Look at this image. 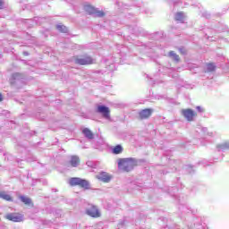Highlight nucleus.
I'll return each instance as SVG.
<instances>
[{
	"label": "nucleus",
	"instance_id": "nucleus-1",
	"mask_svg": "<svg viewBox=\"0 0 229 229\" xmlns=\"http://www.w3.org/2000/svg\"><path fill=\"white\" fill-rule=\"evenodd\" d=\"M137 165V160L133 157L120 158L118 159V169L124 173H130L133 171V167Z\"/></svg>",
	"mask_w": 229,
	"mask_h": 229
},
{
	"label": "nucleus",
	"instance_id": "nucleus-2",
	"mask_svg": "<svg viewBox=\"0 0 229 229\" xmlns=\"http://www.w3.org/2000/svg\"><path fill=\"white\" fill-rule=\"evenodd\" d=\"M69 184L72 187H81V189H84V191H89L90 189V182L87 181V179H81L80 177H72L69 180Z\"/></svg>",
	"mask_w": 229,
	"mask_h": 229
},
{
	"label": "nucleus",
	"instance_id": "nucleus-3",
	"mask_svg": "<svg viewBox=\"0 0 229 229\" xmlns=\"http://www.w3.org/2000/svg\"><path fill=\"white\" fill-rule=\"evenodd\" d=\"M84 10L85 12H87V13H89V15H94L95 17L105 16V13L103 11L98 10L92 5H85Z\"/></svg>",
	"mask_w": 229,
	"mask_h": 229
},
{
	"label": "nucleus",
	"instance_id": "nucleus-4",
	"mask_svg": "<svg viewBox=\"0 0 229 229\" xmlns=\"http://www.w3.org/2000/svg\"><path fill=\"white\" fill-rule=\"evenodd\" d=\"M74 63L77 64L78 65H90L94 64V59H92V57L89 55H86L83 57L75 58Z\"/></svg>",
	"mask_w": 229,
	"mask_h": 229
},
{
	"label": "nucleus",
	"instance_id": "nucleus-5",
	"mask_svg": "<svg viewBox=\"0 0 229 229\" xmlns=\"http://www.w3.org/2000/svg\"><path fill=\"white\" fill-rule=\"evenodd\" d=\"M181 114L186 121H189L190 123L194 121V118L196 117V112L192 109H182L181 110Z\"/></svg>",
	"mask_w": 229,
	"mask_h": 229
},
{
	"label": "nucleus",
	"instance_id": "nucleus-6",
	"mask_svg": "<svg viewBox=\"0 0 229 229\" xmlns=\"http://www.w3.org/2000/svg\"><path fill=\"white\" fill-rule=\"evenodd\" d=\"M5 219H8V221H13V223H21L23 216L19 213H8L5 215Z\"/></svg>",
	"mask_w": 229,
	"mask_h": 229
},
{
	"label": "nucleus",
	"instance_id": "nucleus-7",
	"mask_svg": "<svg viewBox=\"0 0 229 229\" xmlns=\"http://www.w3.org/2000/svg\"><path fill=\"white\" fill-rule=\"evenodd\" d=\"M86 214L90 216V217H101V212L96 206H91L86 210Z\"/></svg>",
	"mask_w": 229,
	"mask_h": 229
},
{
	"label": "nucleus",
	"instance_id": "nucleus-8",
	"mask_svg": "<svg viewBox=\"0 0 229 229\" xmlns=\"http://www.w3.org/2000/svg\"><path fill=\"white\" fill-rule=\"evenodd\" d=\"M97 112L103 115L104 119H110V109L105 106H98Z\"/></svg>",
	"mask_w": 229,
	"mask_h": 229
},
{
	"label": "nucleus",
	"instance_id": "nucleus-9",
	"mask_svg": "<svg viewBox=\"0 0 229 229\" xmlns=\"http://www.w3.org/2000/svg\"><path fill=\"white\" fill-rule=\"evenodd\" d=\"M98 180L103 182L104 183H109L110 180H112V176L108 174V173L102 172L97 176Z\"/></svg>",
	"mask_w": 229,
	"mask_h": 229
},
{
	"label": "nucleus",
	"instance_id": "nucleus-10",
	"mask_svg": "<svg viewBox=\"0 0 229 229\" xmlns=\"http://www.w3.org/2000/svg\"><path fill=\"white\" fill-rule=\"evenodd\" d=\"M151 114H153V110L151 109H143L139 112V117L141 120L148 119L151 117Z\"/></svg>",
	"mask_w": 229,
	"mask_h": 229
},
{
	"label": "nucleus",
	"instance_id": "nucleus-11",
	"mask_svg": "<svg viewBox=\"0 0 229 229\" xmlns=\"http://www.w3.org/2000/svg\"><path fill=\"white\" fill-rule=\"evenodd\" d=\"M217 151H228L229 150V140H225L222 143L216 145Z\"/></svg>",
	"mask_w": 229,
	"mask_h": 229
},
{
	"label": "nucleus",
	"instance_id": "nucleus-12",
	"mask_svg": "<svg viewBox=\"0 0 229 229\" xmlns=\"http://www.w3.org/2000/svg\"><path fill=\"white\" fill-rule=\"evenodd\" d=\"M21 80H24V76L21 73L16 72L12 75L11 83L15 84L17 81H21Z\"/></svg>",
	"mask_w": 229,
	"mask_h": 229
},
{
	"label": "nucleus",
	"instance_id": "nucleus-13",
	"mask_svg": "<svg viewBox=\"0 0 229 229\" xmlns=\"http://www.w3.org/2000/svg\"><path fill=\"white\" fill-rule=\"evenodd\" d=\"M82 133L86 139H89V140H92V139H94V133H92V131L89 128L83 129Z\"/></svg>",
	"mask_w": 229,
	"mask_h": 229
},
{
	"label": "nucleus",
	"instance_id": "nucleus-14",
	"mask_svg": "<svg viewBox=\"0 0 229 229\" xmlns=\"http://www.w3.org/2000/svg\"><path fill=\"white\" fill-rule=\"evenodd\" d=\"M175 21L181 23L185 22V13H183L182 12L177 13L175 14Z\"/></svg>",
	"mask_w": 229,
	"mask_h": 229
},
{
	"label": "nucleus",
	"instance_id": "nucleus-15",
	"mask_svg": "<svg viewBox=\"0 0 229 229\" xmlns=\"http://www.w3.org/2000/svg\"><path fill=\"white\" fill-rule=\"evenodd\" d=\"M70 164L72 167H78L80 165V157L78 156H72Z\"/></svg>",
	"mask_w": 229,
	"mask_h": 229
},
{
	"label": "nucleus",
	"instance_id": "nucleus-16",
	"mask_svg": "<svg viewBox=\"0 0 229 229\" xmlns=\"http://www.w3.org/2000/svg\"><path fill=\"white\" fill-rule=\"evenodd\" d=\"M0 198L2 199H4L5 201H13V199H12V196H10L8 193H6L5 191H1L0 192Z\"/></svg>",
	"mask_w": 229,
	"mask_h": 229
},
{
	"label": "nucleus",
	"instance_id": "nucleus-17",
	"mask_svg": "<svg viewBox=\"0 0 229 229\" xmlns=\"http://www.w3.org/2000/svg\"><path fill=\"white\" fill-rule=\"evenodd\" d=\"M19 199H21V201L22 203H24V205H30L31 204V199L28 198L27 196L21 195L19 197Z\"/></svg>",
	"mask_w": 229,
	"mask_h": 229
},
{
	"label": "nucleus",
	"instance_id": "nucleus-18",
	"mask_svg": "<svg viewBox=\"0 0 229 229\" xmlns=\"http://www.w3.org/2000/svg\"><path fill=\"white\" fill-rule=\"evenodd\" d=\"M56 29L58 30V31H61V33H67V31H69L67 27H65V25H62V24H58L56 26Z\"/></svg>",
	"mask_w": 229,
	"mask_h": 229
},
{
	"label": "nucleus",
	"instance_id": "nucleus-19",
	"mask_svg": "<svg viewBox=\"0 0 229 229\" xmlns=\"http://www.w3.org/2000/svg\"><path fill=\"white\" fill-rule=\"evenodd\" d=\"M113 153H114V155H119V153H123V147L121 145L115 146L113 149Z\"/></svg>",
	"mask_w": 229,
	"mask_h": 229
},
{
	"label": "nucleus",
	"instance_id": "nucleus-20",
	"mask_svg": "<svg viewBox=\"0 0 229 229\" xmlns=\"http://www.w3.org/2000/svg\"><path fill=\"white\" fill-rule=\"evenodd\" d=\"M169 56H171V58H174V60H175V62L180 61V56L178 55H176V53H174V51H170Z\"/></svg>",
	"mask_w": 229,
	"mask_h": 229
},
{
	"label": "nucleus",
	"instance_id": "nucleus-21",
	"mask_svg": "<svg viewBox=\"0 0 229 229\" xmlns=\"http://www.w3.org/2000/svg\"><path fill=\"white\" fill-rule=\"evenodd\" d=\"M214 71H216V64H208L207 65V72H214Z\"/></svg>",
	"mask_w": 229,
	"mask_h": 229
},
{
	"label": "nucleus",
	"instance_id": "nucleus-22",
	"mask_svg": "<svg viewBox=\"0 0 229 229\" xmlns=\"http://www.w3.org/2000/svg\"><path fill=\"white\" fill-rule=\"evenodd\" d=\"M201 131H202V133H204V135L207 133V131H208V129H207V128H202L201 129Z\"/></svg>",
	"mask_w": 229,
	"mask_h": 229
},
{
	"label": "nucleus",
	"instance_id": "nucleus-23",
	"mask_svg": "<svg viewBox=\"0 0 229 229\" xmlns=\"http://www.w3.org/2000/svg\"><path fill=\"white\" fill-rule=\"evenodd\" d=\"M196 110H198V112H203V108L201 106H197Z\"/></svg>",
	"mask_w": 229,
	"mask_h": 229
},
{
	"label": "nucleus",
	"instance_id": "nucleus-24",
	"mask_svg": "<svg viewBox=\"0 0 229 229\" xmlns=\"http://www.w3.org/2000/svg\"><path fill=\"white\" fill-rule=\"evenodd\" d=\"M179 51H180L182 55H185V50H183V48H180Z\"/></svg>",
	"mask_w": 229,
	"mask_h": 229
},
{
	"label": "nucleus",
	"instance_id": "nucleus-25",
	"mask_svg": "<svg viewBox=\"0 0 229 229\" xmlns=\"http://www.w3.org/2000/svg\"><path fill=\"white\" fill-rule=\"evenodd\" d=\"M4 4H3V0H0V8H3Z\"/></svg>",
	"mask_w": 229,
	"mask_h": 229
},
{
	"label": "nucleus",
	"instance_id": "nucleus-26",
	"mask_svg": "<svg viewBox=\"0 0 229 229\" xmlns=\"http://www.w3.org/2000/svg\"><path fill=\"white\" fill-rule=\"evenodd\" d=\"M3 101V95L0 93V102Z\"/></svg>",
	"mask_w": 229,
	"mask_h": 229
},
{
	"label": "nucleus",
	"instance_id": "nucleus-27",
	"mask_svg": "<svg viewBox=\"0 0 229 229\" xmlns=\"http://www.w3.org/2000/svg\"><path fill=\"white\" fill-rule=\"evenodd\" d=\"M23 55H25V56H28V52H24Z\"/></svg>",
	"mask_w": 229,
	"mask_h": 229
},
{
	"label": "nucleus",
	"instance_id": "nucleus-28",
	"mask_svg": "<svg viewBox=\"0 0 229 229\" xmlns=\"http://www.w3.org/2000/svg\"><path fill=\"white\" fill-rule=\"evenodd\" d=\"M208 135H209L210 137H212V132H208Z\"/></svg>",
	"mask_w": 229,
	"mask_h": 229
}]
</instances>
